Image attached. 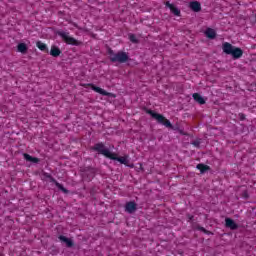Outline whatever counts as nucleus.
I'll return each instance as SVG.
<instances>
[{
    "label": "nucleus",
    "instance_id": "f257e3e1",
    "mask_svg": "<svg viewBox=\"0 0 256 256\" xmlns=\"http://www.w3.org/2000/svg\"><path fill=\"white\" fill-rule=\"evenodd\" d=\"M109 55L112 63H127L129 61V55L126 52L115 53L113 50H109Z\"/></svg>",
    "mask_w": 256,
    "mask_h": 256
},
{
    "label": "nucleus",
    "instance_id": "f03ea898",
    "mask_svg": "<svg viewBox=\"0 0 256 256\" xmlns=\"http://www.w3.org/2000/svg\"><path fill=\"white\" fill-rule=\"evenodd\" d=\"M93 150L97 151L100 155H104V157H107V159H111L113 156V152L109 151L107 147L103 143H98L93 146Z\"/></svg>",
    "mask_w": 256,
    "mask_h": 256
},
{
    "label": "nucleus",
    "instance_id": "7ed1b4c3",
    "mask_svg": "<svg viewBox=\"0 0 256 256\" xmlns=\"http://www.w3.org/2000/svg\"><path fill=\"white\" fill-rule=\"evenodd\" d=\"M148 113L149 115H151V117H153V119H156L158 123H161L165 127H168V128L173 127V125L171 124V121L167 120L163 115L155 113L151 110H149Z\"/></svg>",
    "mask_w": 256,
    "mask_h": 256
},
{
    "label": "nucleus",
    "instance_id": "20e7f679",
    "mask_svg": "<svg viewBox=\"0 0 256 256\" xmlns=\"http://www.w3.org/2000/svg\"><path fill=\"white\" fill-rule=\"evenodd\" d=\"M57 35H59V37H62L65 43H67L68 45H79V41L69 36V32L58 31Z\"/></svg>",
    "mask_w": 256,
    "mask_h": 256
},
{
    "label": "nucleus",
    "instance_id": "39448f33",
    "mask_svg": "<svg viewBox=\"0 0 256 256\" xmlns=\"http://www.w3.org/2000/svg\"><path fill=\"white\" fill-rule=\"evenodd\" d=\"M112 161H118L122 165H126L127 167H133V165H129V156H122V157H117V154L112 152V157H110Z\"/></svg>",
    "mask_w": 256,
    "mask_h": 256
},
{
    "label": "nucleus",
    "instance_id": "423d86ee",
    "mask_svg": "<svg viewBox=\"0 0 256 256\" xmlns=\"http://www.w3.org/2000/svg\"><path fill=\"white\" fill-rule=\"evenodd\" d=\"M91 88L95 93H99L100 95H104V97H113V93L105 91L103 88L97 87L93 84H90Z\"/></svg>",
    "mask_w": 256,
    "mask_h": 256
},
{
    "label": "nucleus",
    "instance_id": "0eeeda50",
    "mask_svg": "<svg viewBox=\"0 0 256 256\" xmlns=\"http://www.w3.org/2000/svg\"><path fill=\"white\" fill-rule=\"evenodd\" d=\"M125 211H127V213H135V211H137V204H135V202H128L125 206Z\"/></svg>",
    "mask_w": 256,
    "mask_h": 256
},
{
    "label": "nucleus",
    "instance_id": "6e6552de",
    "mask_svg": "<svg viewBox=\"0 0 256 256\" xmlns=\"http://www.w3.org/2000/svg\"><path fill=\"white\" fill-rule=\"evenodd\" d=\"M189 7L195 13H199V11H201V3L197 2V1L190 2Z\"/></svg>",
    "mask_w": 256,
    "mask_h": 256
},
{
    "label": "nucleus",
    "instance_id": "1a4fd4ad",
    "mask_svg": "<svg viewBox=\"0 0 256 256\" xmlns=\"http://www.w3.org/2000/svg\"><path fill=\"white\" fill-rule=\"evenodd\" d=\"M234 48L235 47H233V45L229 44V42L224 43L222 46V49L226 53V55H231V53H233Z\"/></svg>",
    "mask_w": 256,
    "mask_h": 256
},
{
    "label": "nucleus",
    "instance_id": "9d476101",
    "mask_svg": "<svg viewBox=\"0 0 256 256\" xmlns=\"http://www.w3.org/2000/svg\"><path fill=\"white\" fill-rule=\"evenodd\" d=\"M166 7H169L170 11L176 15L177 17H179L181 15V11L178 10L177 7H175V5L169 3V2H166Z\"/></svg>",
    "mask_w": 256,
    "mask_h": 256
},
{
    "label": "nucleus",
    "instance_id": "9b49d317",
    "mask_svg": "<svg viewBox=\"0 0 256 256\" xmlns=\"http://www.w3.org/2000/svg\"><path fill=\"white\" fill-rule=\"evenodd\" d=\"M225 223H226V227H228L229 229H232V230H235V229H237V227H239L235 223V221H233V219H231V218H226Z\"/></svg>",
    "mask_w": 256,
    "mask_h": 256
},
{
    "label": "nucleus",
    "instance_id": "f8f14e48",
    "mask_svg": "<svg viewBox=\"0 0 256 256\" xmlns=\"http://www.w3.org/2000/svg\"><path fill=\"white\" fill-rule=\"evenodd\" d=\"M232 55V57H234V59H239L240 57L243 56V50H241L240 48H233L232 53L230 54Z\"/></svg>",
    "mask_w": 256,
    "mask_h": 256
},
{
    "label": "nucleus",
    "instance_id": "ddd939ff",
    "mask_svg": "<svg viewBox=\"0 0 256 256\" xmlns=\"http://www.w3.org/2000/svg\"><path fill=\"white\" fill-rule=\"evenodd\" d=\"M205 35L208 37V39H215L217 33L213 30V28H208L205 31Z\"/></svg>",
    "mask_w": 256,
    "mask_h": 256
},
{
    "label": "nucleus",
    "instance_id": "4468645a",
    "mask_svg": "<svg viewBox=\"0 0 256 256\" xmlns=\"http://www.w3.org/2000/svg\"><path fill=\"white\" fill-rule=\"evenodd\" d=\"M50 55L52 57H59L61 55V50L57 46H52L50 50Z\"/></svg>",
    "mask_w": 256,
    "mask_h": 256
},
{
    "label": "nucleus",
    "instance_id": "2eb2a0df",
    "mask_svg": "<svg viewBox=\"0 0 256 256\" xmlns=\"http://www.w3.org/2000/svg\"><path fill=\"white\" fill-rule=\"evenodd\" d=\"M59 240L62 241V243H66L67 247H73V240L69 239L65 236H59Z\"/></svg>",
    "mask_w": 256,
    "mask_h": 256
},
{
    "label": "nucleus",
    "instance_id": "dca6fc26",
    "mask_svg": "<svg viewBox=\"0 0 256 256\" xmlns=\"http://www.w3.org/2000/svg\"><path fill=\"white\" fill-rule=\"evenodd\" d=\"M193 99L197 101L200 105H205V99H203V96H200L199 93L193 94Z\"/></svg>",
    "mask_w": 256,
    "mask_h": 256
},
{
    "label": "nucleus",
    "instance_id": "f3484780",
    "mask_svg": "<svg viewBox=\"0 0 256 256\" xmlns=\"http://www.w3.org/2000/svg\"><path fill=\"white\" fill-rule=\"evenodd\" d=\"M24 159L26 161H30L31 163H39V158L32 157L31 155H29L27 153L24 154Z\"/></svg>",
    "mask_w": 256,
    "mask_h": 256
},
{
    "label": "nucleus",
    "instance_id": "a211bd4d",
    "mask_svg": "<svg viewBox=\"0 0 256 256\" xmlns=\"http://www.w3.org/2000/svg\"><path fill=\"white\" fill-rule=\"evenodd\" d=\"M196 169H199L200 173H205L206 171H209L210 167L205 164H198Z\"/></svg>",
    "mask_w": 256,
    "mask_h": 256
},
{
    "label": "nucleus",
    "instance_id": "6ab92c4d",
    "mask_svg": "<svg viewBox=\"0 0 256 256\" xmlns=\"http://www.w3.org/2000/svg\"><path fill=\"white\" fill-rule=\"evenodd\" d=\"M19 53H26L27 52V45L25 43L18 44L17 47Z\"/></svg>",
    "mask_w": 256,
    "mask_h": 256
},
{
    "label": "nucleus",
    "instance_id": "aec40b11",
    "mask_svg": "<svg viewBox=\"0 0 256 256\" xmlns=\"http://www.w3.org/2000/svg\"><path fill=\"white\" fill-rule=\"evenodd\" d=\"M36 47H38V49H40V51H47V44H45L41 41H38L36 43Z\"/></svg>",
    "mask_w": 256,
    "mask_h": 256
},
{
    "label": "nucleus",
    "instance_id": "412c9836",
    "mask_svg": "<svg viewBox=\"0 0 256 256\" xmlns=\"http://www.w3.org/2000/svg\"><path fill=\"white\" fill-rule=\"evenodd\" d=\"M52 181L55 183L56 187H58V189H60V191H63L64 193H67V189H65L63 187V185L59 184V182H57L55 180H52Z\"/></svg>",
    "mask_w": 256,
    "mask_h": 256
},
{
    "label": "nucleus",
    "instance_id": "4be33fe9",
    "mask_svg": "<svg viewBox=\"0 0 256 256\" xmlns=\"http://www.w3.org/2000/svg\"><path fill=\"white\" fill-rule=\"evenodd\" d=\"M129 40H130L132 43H139V40H137V36H135L134 34H130V35H129Z\"/></svg>",
    "mask_w": 256,
    "mask_h": 256
},
{
    "label": "nucleus",
    "instance_id": "5701e85b",
    "mask_svg": "<svg viewBox=\"0 0 256 256\" xmlns=\"http://www.w3.org/2000/svg\"><path fill=\"white\" fill-rule=\"evenodd\" d=\"M188 219H189V221H192L193 220V216L189 215Z\"/></svg>",
    "mask_w": 256,
    "mask_h": 256
},
{
    "label": "nucleus",
    "instance_id": "b1692460",
    "mask_svg": "<svg viewBox=\"0 0 256 256\" xmlns=\"http://www.w3.org/2000/svg\"><path fill=\"white\" fill-rule=\"evenodd\" d=\"M200 231H203L204 233H207V230H205V228H200Z\"/></svg>",
    "mask_w": 256,
    "mask_h": 256
}]
</instances>
